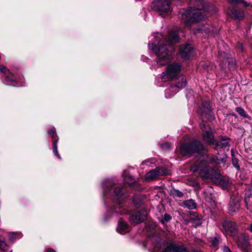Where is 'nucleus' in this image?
Listing matches in <instances>:
<instances>
[{
    "instance_id": "obj_1",
    "label": "nucleus",
    "mask_w": 252,
    "mask_h": 252,
    "mask_svg": "<svg viewBox=\"0 0 252 252\" xmlns=\"http://www.w3.org/2000/svg\"><path fill=\"white\" fill-rule=\"evenodd\" d=\"M179 37L176 31H170L166 37L157 34L155 40L149 44V48L156 55L157 63L159 66L166 64L172 59V52L174 50L173 46L178 42Z\"/></svg>"
},
{
    "instance_id": "obj_2",
    "label": "nucleus",
    "mask_w": 252,
    "mask_h": 252,
    "mask_svg": "<svg viewBox=\"0 0 252 252\" xmlns=\"http://www.w3.org/2000/svg\"><path fill=\"white\" fill-rule=\"evenodd\" d=\"M180 18L186 26L203 19L205 16L204 10L193 8L183 10L180 12Z\"/></svg>"
},
{
    "instance_id": "obj_3",
    "label": "nucleus",
    "mask_w": 252,
    "mask_h": 252,
    "mask_svg": "<svg viewBox=\"0 0 252 252\" xmlns=\"http://www.w3.org/2000/svg\"><path fill=\"white\" fill-rule=\"evenodd\" d=\"M103 193L105 196H109L115 201H118L125 193L124 189L120 186L115 187L112 180L106 179L102 182Z\"/></svg>"
},
{
    "instance_id": "obj_4",
    "label": "nucleus",
    "mask_w": 252,
    "mask_h": 252,
    "mask_svg": "<svg viewBox=\"0 0 252 252\" xmlns=\"http://www.w3.org/2000/svg\"><path fill=\"white\" fill-rule=\"evenodd\" d=\"M200 170L199 175L204 179H210L213 182V178H215L218 170L208 166L204 161H197L191 167V170L193 172Z\"/></svg>"
},
{
    "instance_id": "obj_5",
    "label": "nucleus",
    "mask_w": 252,
    "mask_h": 252,
    "mask_svg": "<svg viewBox=\"0 0 252 252\" xmlns=\"http://www.w3.org/2000/svg\"><path fill=\"white\" fill-rule=\"evenodd\" d=\"M200 126L202 130L203 140L206 143L209 144L215 143L217 147H226L228 145V142L226 141L216 142V140L213 134L212 129L208 125L201 124Z\"/></svg>"
},
{
    "instance_id": "obj_6",
    "label": "nucleus",
    "mask_w": 252,
    "mask_h": 252,
    "mask_svg": "<svg viewBox=\"0 0 252 252\" xmlns=\"http://www.w3.org/2000/svg\"><path fill=\"white\" fill-rule=\"evenodd\" d=\"M204 149V146L200 141H194L189 144H182L180 147V153L183 156L188 157L193 153Z\"/></svg>"
},
{
    "instance_id": "obj_7",
    "label": "nucleus",
    "mask_w": 252,
    "mask_h": 252,
    "mask_svg": "<svg viewBox=\"0 0 252 252\" xmlns=\"http://www.w3.org/2000/svg\"><path fill=\"white\" fill-rule=\"evenodd\" d=\"M181 66L179 63H173L167 67L166 71L162 74V80L167 81L169 79L174 78L181 70Z\"/></svg>"
},
{
    "instance_id": "obj_8",
    "label": "nucleus",
    "mask_w": 252,
    "mask_h": 252,
    "mask_svg": "<svg viewBox=\"0 0 252 252\" xmlns=\"http://www.w3.org/2000/svg\"><path fill=\"white\" fill-rule=\"evenodd\" d=\"M170 3L171 0H156L152 3V7L163 15L170 12Z\"/></svg>"
},
{
    "instance_id": "obj_9",
    "label": "nucleus",
    "mask_w": 252,
    "mask_h": 252,
    "mask_svg": "<svg viewBox=\"0 0 252 252\" xmlns=\"http://www.w3.org/2000/svg\"><path fill=\"white\" fill-rule=\"evenodd\" d=\"M168 174V171L166 168L157 167L147 172L145 175V179L147 181H151Z\"/></svg>"
},
{
    "instance_id": "obj_10",
    "label": "nucleus",
    "mask_w": 252,
    "mask_h": 252,
    "mask_svg": "<svg viewBox=\"0 0 252 252\" xmlns=\"http://www.w3.org/2000/svg\"><path fill=\"white\" fill-rule=\"evenodd\" d=\"M147 212L145 208L130 215L129 220L131 223L137 224L144 221L147 216Z\"/></svg>"
},
{
    "instance_id": "obj_11",
    "label": "nucleus",
    "mask_w": 252,
    "mask_h": 252,
    "mask_svg": "<svg viewBox=\"0 0 252 252\" xmlns=\"http://www.w3.org/2000/svg\"><path fill=\"white\" fill-rule=\"evenodd\" d=\"M223 231L227 235H230L231 236H235L237 232V225L236 224L230 220H224L222 224Z\"/></svg>"
},
{
    "instance_id": "obj_12",
    "label": "nucleus",
    "mask_w": 252,
    "mask_h": 252,
    "mask_svg": "<svg viewBox=\"0 0 252 252\" xmlns=\"http://www.w3.org/2000/svg\"><path fill=\"white\" fill-rule=\"evenodd\" d=\"M213 179V182L224 189L227 188L229 186L228 178L227 177L221 176L219 171L216 173L215 178Z\"/></svg>"
},
{
    "instance_id": "obj_13",
    "label": "nucleus",
    "mask_w": 252,
    "mask_h": 252,
    "mask_svg": "<svg viewBox=\"0 0 252 252\" xmlns=\"http://www.w3.org/2000/svg\"><path fill=\"white\" fill-rule=\"evenodd\" d=\"M249 236L246 234H243L237 240V245L244 252H247L249 246Z\"/></svg>"
},
{
    "instance_id": "obj_14",
    "label": "nucleus",
    "mask_w": 252,
    "mask_h": 252,
    "mask_svg": "<svg viewBox=\"0 0 252 252\" xmlns=\"http://www.w3.org/2000/svg\"><path fill=\"white\" fill-rule=\"evenodd\" d=\"M193 49L189 44L183 45L180 46L179 53L185 59L189 58L193 54Z\"/></svg>"
},
{
    "instance_id": "obj_15",
    "label": "nucleus",
    "mask_w": 252,
    "mask_h": 252,
    "mask_svg": "<svg viewBox=\"0 0 252 252\" xmlns=\"http://www.w3.org/2000/svg\"><path fill=\"white\" fill-rule=\"evenodd\" d=\"M216 31L213 26L206 24L197 26V28L194 30V33H197L200 32H204L208 33L211 32L214 33Z\"/></svg>"
},
{
    "instance_id": "obj_16",
    "label": "nucleus",
    "mask_w": 252,
    "mask_h": 252,
    "mask_svg": "<svg viewBox=\"0 0 252 252\" xmlns=\"http://www.w3.org/2000/svg\"><path fill=\"white\" fill-rule=\"evenodd\" d=\"M229 12L231 17L237 20L242 19L245 16L244 11L236 7H230Z\"/></svg>"
},
{
    "instance_id": "obj_17",
    "label": "nucleus",
    "mask_w": 252,
    "mask_h": 252,
    "mask_svg": "<svg viewBox=\"0 0 252 252\" xmlns=\"http://www.w3.org/2000/svg\"><path fill=\"white\" fill-rule=\"evenodd\" d=\"M164 252H188V251L183 246L173 243L166 247Z\"/></svg>"
},
{
    "instance_id": "obj_18",
    "label": "nucleus",
    "mask_w": 252,
    "mask_h": 252,
    "mask_svg": "<svg viewBox=\"0 0 252 252\" xmlns=\"http://www.w3.org/2000/svg\"><path fill=\"white\" fill-rule=\"evenodd\" d=\"M130 227L125 221L121 220L119 221L117 231L118 233L124 234L130 231Z\"/></svg>"
},
{
    "instance_id": "obj_19",
    "label": "nucleus",
    "mask_w": 252,
    "mask_h": 252,
    "mask_svg": "<svg viewBox=\"0 0 252 252\" xmlns=\"http://www.w3.org/2000/svg\"><path fill=\"white\" fill-rule=\"evenodd\" d=\"M240 207L239 199L237 198H231V200L229 204L228 211L230 214H232L233 213L238 211Z\"/></svg>"
},
{
    "instance_id": "obj_20",
    "label": "nucleus",
    "mask_w": 252,
    "mask_h": 252,
    "mask_svg": "<svg viewBox=\"0 0 252 252\" xmlns=\"http://www.w3.org/2000/svg\"><path fill=\"white\" fill-rule=\"evenodd\" d=\"M199 111L202 115L209 114L211 112V105L208 101H204L199 108Z\"/></svg>"
},
{
    "instance_id": "obj_21",
    "label": "nucleus",
    "mask_w": 252,
    "mask_h": 252,
    "mask_svg": "<svg viewBox=\"0 0 252 252\" xmlns=\"http://www.w3.org/2000/svg\"><path fill=\"white\" fill-rule=\"evenodd\" d=\"M151 241V242L154 243L155 247L156 248L160 250L163 246V240L158 236H155L152 238L149 239L148 241Z\"/></svg>"
},
{
    "instance_id": "obj_22",
    "label": "nucleus",
    "mask_w": 252,
    "mask_h": 252,
    "mask_svg": "<svg viewBox=\"0 0 252 252\" xmlns=\"http://www.w3.org/2000/svg\"><path fill=\"white\" fill-rule=\"evenodd\" d=\"M17 80L11 73L7 75L5 80V83L9 86H15L16 84Z\"/></svg>"
},
{
    "instance_id": "obj_23",
    "label": "nucleus",
    "mask_w": 252,
    "mask_h": 252,
    "mask_svg": "<svg viewBox=\"0 0 252 252\" xmlns=\"http://www.w3.org/2000/svg\"><path fill=\"white\" fill-rule=\"evenodd\" d=\"M178 90L175 89V87L173 86H170L169 88L166 89L165 92V97L166 98H170L174 95Z\"/></svg>"
},
{
    "instance_id": "obj_24",
    "label": "nucleus",
    "mask_w": 252,
    "mask_h": 252,
    "mask_svg": "<svg viewBox=\"0 0 252 252\" xmlns=\"http://www.w3.org/2000/svg\"><path fill=\"white\" fill-rule=\"evenodd\" d=\"M186 78L184 76H182L180 77L179 81L177 83V84L173 86L175 87V89L177 90H178V89L185 87L186 85Z\"/></svg>"
},
{
    "instance_id": "obj_25",
    "label": "nucleus",
    "mask_w": 252,
    "mask_h": 252,
    "mask_svg": "<svg viewBox=\"0 0 252 252\" xmlns=\"http://www.w3.org/2000/svg\"><path fill=\"white\" fill-rule=\"evenodd\" d=\"M184 205L185 207L190 210L195 209L197 206L194 201L191 199L185 201L184 203Z\"/></svg>"
},
{
    "instance_id": "obj_26",
    "label": "nucleus",
    "mask_w": 252,
    "mask_h": 252,
    "mask_svg": "<svg viewBox=\"0 0 252 252\" xmlns=\"http://www.w3.org/2000/svg\"><path fill=\"white\" fill-rule=\"evenodd\" d=\"M58 139L55 140L53 142V153L59 159H61V157L59 154L58 151Z\"/></svg>"
},
{
    "instance_id": "obj_27",
    "label": "nucleus",
    "mask_w": 252,
    "mask_h": 252,
    "mask_svg": "<svg viewBox=\"0 0 252 252\" xmlns=\"http://www.w3.org/2000/svg\"><path fill=\"white\" fill-rule=\"evenodd\" d=\"M8 249V246L6 244L4 238L2 236H0V250L6 252Z\"/></svg>"
},
{
    "instance_id": "obj_28",
    "label": "nucleus",
    "mask_w": 252,
    "mask_h": 252,
    "mask_svg": "<svg viewBox=\"0 0 252 252\" xmlns=\"http://www.w3.org/2000/svg\"><path fill=\"white\" fill-rule=\"evenodd\" d=\"M229 3L231 4H243L245 6H248V4L244 0H228Z\"/></svg>"
},
{
    "instance_id": "obj_29",
    "label": "nucleus",
    "mask_w": 252,
    "mask_h": 252,
    "mask_svg": "<svg viewBox=\"0 0 252 252\" xmlns=\"http://www.w3.org/2000/svg\"><path fill=\"white\" fill-rule=\"evenodd\" d=\"M171 219V216L167 213H165L163 218L160 220V221L162 224L165 222H167L170 220Z\"/></svg>"
},
{
    "instance_id": "obj_30",
    "label": "nucleus",
    "mask_w": 252,
    "mask_h": 252,
    "mask_svg": "<svg viewBox=\"0 0 252 252\" xmlns=\"http://www.w3.org/2000/svg\"><path fill=\"white\" fill-rule=\"evenodd\" d=\"M125 181L130 186H132L133 184L135 182V181L132 179V177L131 175H128L126 176L125 179Z\"/></svg>"
},
{
    "instance_id": "obj_31",
    "label": "nucleus",
    "mask_w": 252,
    "mask_h": 252,
    "mask_svg": "<svg viewBox=\"0 0 252 252\" xmlns=\"http://www.w3.org/2000/svg\"><path fill=\"white\" fill-rule=\"evenodd\" d=\"M236 111L239 115H240L241 116L243 117L244 118H248V116L246 114L245 110L243 108H242L241 107H238V108H237Z\"/></svg>"
},
{
    "instance_id": "obj_32",
    "label": "nucleus",
    "mask_w": 252,
    "mask_h": 252,
    "mask_svg": "<svg viewBox=\"0 0 252 252\" xmlns=\"http://www.w3.org/2000/svg\"><path fill=\"white\" fill-rule=\"evenodd\" d=\"M172 194L175 196H177L178 197H181L183 196V194L182 192H181L179 190L174 189L172 191Z\"/></svg>"
},
{
    "instance_id": "obj_33",
    "label": "nucleus",
    "mask_w": 252,
    "mask_h": 252,
    "mask_svg": "<svg viewBox=\"0 0 252 252\" xmlns=\"http://www.w3.org/2000/svg\"><path fill=\"white\" fill-rule=\"evenodd\" d=\"M17 234L15 232H12L9 234V239L11 241H13L17 238Z\"/></svg>"
},
{
    "instance_id": "obj_34",
    "label": "nucleus",
    "mask_w": 252,
    "mask_h": 252,
    "mask_svg": "<svg viewBox=\"0 0 252 252\" xmlns=\"http://www.w3.org/2000/svg\"><path fill=\"white\" fill-rule=\"evenodd\" d=\"M0 71L3 73H6V72H8L10 73L9 70L8 69H7L6 67L3 65H0Z\"/></svg>"
},
{
    "instance_id": "obj_35",
    "label": "nucleus",
    "mask_w": 252,
    "mask_h": 252,
    "mask_svg": "<svg viewBox=\"0 0 252 252\" xmlns=\"http://www.w3.org/2000/svg\"><path fill=\"white\" fill-rule=\"evenodd\" d=\"M161 147L163 149H169L170 148V144L168 142H165L162 144Z\"/></svg>"
},
{
    "instance_id": "obj_36",
    "label": "nucleus",
    "mask_w": 252,
    "mask_h": 252,
    "mask_svg": "<svg viewBox=\"0 0 252 252\" xmlns=\"http://www.w3.org/2000/svg\"><path fill=\"white\" fill-rule=\"evenodd\" d=\"M48 134L51 135L52 137H54L55 135H57L55 131V128H52L48 131Z\"/></svg>"
},
{
    "instance_id": "obj_37",
    "label": "nucleus",
    "mask_w": 252,
    "mask_h": 252,
    "mask_svg": "<svg viewBox=\"0 0 252 252\" xmlns=\"http://www.w3.org/2000/svg\"><path fill=\"white\" fill-rule=\"evenodd\" d=\"M232 163L233 165L237 168V169H239V166L238 165V160L236 158L232 159Z\"/></svg>"
},
{
    "instance_id": "obj_38",
    "label": "nucleus",
    "mask_w": 252,
    "mask_h": 252,
    "mask_svg": "<svg viewBox=\"0 0 252 252\" xmlns=\"http://www.w3.org/2000/svg\"><path fill=\"white\" fill-rule=\"evenodd\" d=\"M219 244V240L217 238H215L212 242V245L213 247H217L218 245Z\"/></svg>"
},
{
    "instance_id": "obj_39",
    "label": "nucleus",
    "mask_w": 252,
    "mask_h": 252,
    "mask_svg": "<svg viewBox=\"0 0 252 252\" xmlns=\"http://www.w3.org/2000/svg\"><path fill=\"white\" fill-rule=\"evenodd\" d=\"M152 159H147L142 162V165L146 164L147 165H149L150 164L152 163Z\"/></svg>"
},
{
    "instance_id": "obj_40",
    "label": "nucleus",
    "mask_w": 252,
    "mask_h": 252,
    "mask_svg": "<svg viewBox=\"0 0 252 252\" xmlns=\"http://www.w3.org/2000/svg\"><path fill=\"white\" fill-rule=\"evenodd\" d=\"M223 252H232L231 250L226 246H224L222 248Z\"/></svg>"
},
{
    "instance_id": "obj_41",
    "label": "nucleus",
    "mask_w": 252,
    "mask_h": 252,
    "mask_svg": "<svg viewBox=\"0 0 252 252\" xmlns=\"http://www.w3.org/2000/svg\"><path fill=\"white\" fill-rule=\"evenodd\" d=\"M201 223H202V222H201V220L200 219H198L196 221V222H195V227L201 225Z\"/></svg>"
},
{
    "instance_id": "obj_42",
    "label": "nucleus",
    "mask_w": 252,
    "mask_h": 252,
    "mask_svg": "<svg viewBox=\"0 0 252 252\" xmlns=\"http://www.w3.org/2000/svg\"><path fill=\"white\" fill-rule=\"evenodd\" d=\"M46 252H55L54 250L52 249H48Z\"/></svg>"
},
{
    "instance_id": "obj_43",
    "label": "nucleus",
    "mask_w": 252,
    "mask_h": 252,
    "mask_svg": "<svg viewBox=\"0 0 252 252\" xmlns=\"http://www.w3.org/2000/svg\"><path fill=\"white\" fill-rule=\"evenodd\" d=\"M248 229L251 232H252V223L250 225L249 228H248Z\"/></svg>"
},
{
    "instance_id": "obj_44",
    "label": "nucleus",
    "mask_w": 252,
    "mask_h": 252,
    "mask_svg": "<svg viewBox=\"0 0 252 252\" xmlns=\"http://www.w3.org/2000/svg\"><path fill=\"white\" fill-rule=\"evenodd\" d=\"M193 252H202L200 250H194L193 251Z\"/></svg>"
},
{
    "instance_id": "obj_45",
    "label": "nucleus",
    "mask_w": 252,
    "mask_h": 252,
    "mask_svg": "<svg viewBox=\"0 0 252 252\" xmlns=\"http://www.w3.org/2000/svg\"><path fill=\"white\" fill-rule=\"evenodd\" d=\"M133 202L135 205H137V204L135 203V198L133 199Z\"/></svg>"
},
{
    "instance_id": "obj_46",
    "label": "nucleus",
    "mask_w": 252,
    "mask_h": 252,
    "mask_svg": "<svg viewBox=\"0 0 252 252\" xmlns=\"http://www.w3.org/2000/svg\"><path fill=\"white\" fill-rule=\"evenodd\" d=\"M115 211L116 213H118V212H119V211H118L117 210V208H116V209H115Z\"/></svg>"
}]
</instances>
